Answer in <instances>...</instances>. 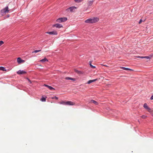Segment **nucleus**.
<instances>
[{
	"instance_id": "nucleus-13",
	"label": "nucleus",
	"mask_w": 153,
	"mask_h": 153,
	"mask_svg": "<svg viewBox=\"0 0 153 153\" xmlns=\"http://www.w3.org/2000/svg\"><path fill=\"white\" fill-rule=\"evenodd\" d=\"M65 79L66 80H73L74 81H75L76 80V79L75 78H72L71 77H67L65 78Z\"/></svg>"
},
{
	"instance_id": "nucleus-26",
	"label": "nucleus",
	"mask_w": 153,
	"mask_h": 153,
	"mask_svg": "<svg viewBox=\"0 0 153 153\" xmlns=\"http://www.w3.org/2000/svg\"><path fill=\"white\" fill-rule=\"evenodd\" d=\"M4 43V42L2 41H0V46L2 45Z\"/></svg>"
},
{
	"instance_id": "nucleus-3",
	"label": "nucleus",
	"mask_w": 153,
	"mask_h": 153,
	"mask_svg": "<svg viewBox=\"0 0 153 153\" xmlns=\"http://www.w3.org/2000/svg\"><path fill=\"white\" fill-rule=\"evenodd\" d=\"M67 19V18L66 17L61 18L57 19L56 21L57 22H65Z\"/></svg>"
},
{
	"instance_id": "nucleus-20",
	"label": "nucleus",
	"mask_w": 153,
	"mask_h": 153,
	"mask_svg": "<svg viewBox=\"0 0 153 153\" xmlns=\"http://www.w3.org/2000/svg\"><path fill=\"white\" fill-rule=\"evenodd\" d=\"M75 71L78 74H81V71H79L76 69L75 70Z\"/></svg>"
},
{
	"instance_id": "nucleus-15",
	"label": "nucleus",
	"mask_w": 153,
	"mask_h": 153,
	"mask_svg": "<svg viewBox=\"0 0 153 153\" xmlns=\"http://www.w3.org/2000/svg\"><path fill=\"white\" fill-rule=\"evenodd\" d=\"M90 102L91 103H93L96 105H97L98 104V102L97 101L93 100H91Z\"/></svg>"
},
{
	"instance_id": "nucleus-4",
	"label": "nucleus",
	"mask_w": 153,
	"mask_h": 153,
	"mask_svg": "<svg viewBox=\"0 0 153 153\" xmlns=\"http://www.w3.org/2000/svg\"><path fill=\"white\" fill-rule=\"evenodd\" d=\"M76 9V7H71L67 9L66 11L68 12H73L74 10Z\"/></svg>"
},
{
	"instance_id": "nucleus-25",
	"label": "nucleus",
	"mask_w": 153,
	"mask_h": 153,
	"mask_svg": "<svg viewBox=\"0 0 153 153\" xmlns=\"http://www.w3.org/2000/svg\"><path fill=\"white\" fill-rule=\"evenodd\" d=\"M146 117H147L144 115H143L141 116V117L143 119H145Z\"/></svg>"
},
{
	"instance_id": "nucleus-9",
	"label": "nucleus",
	"mask_w": 153,
	"mask_h": 153,
	"mask_svg": "<svg viewBox=\"0 0 153 153\" xmlns=\"http://www.w3.org/2000/svg\"><path fill=\"white\" fill-rule=\"evenodd\" d=\"M46 33L50 35H57V33L56 31H53L52 32H48Z\"/></svg>"
},
{
	"instance_id": "nucleus-8",
	"label": "nucleus",
	"mask_w": 153,
	"mask_h": 153,
	"mask_svg": "<svg viewBox=\"0 0 153 153\" xmlns=\"http://www.w3.org/2000/svg\"><path fill=\"white\" fill-rule=\"evenodd\" d=\"M17 74H25L26 73V72L24 71H21V70H19L17 72Z\"/></svg>"
},
{
	"instance_id": "nucleus-1",
	"label": "nucleus",
	"mask_w": 153,
	"mask_h": 153,
	"mask_svg": "<svg viewBox=\"0 0 153 153\" xmlns=\"http://www.w3.org/2000/svg\"><path fill=\"white\" fill-rule=\"evenodd\" d=\"M99 20V18L97 17L92 19L90 18L86 20L85 22L88 23H93L97 22Z\"/></svg>"
},
{
	"instance_id": "nucleus-12",
	"label": "nucleus",
	"mask_w": 153,
	"mask_h": 153,
	"mask_svg": "<svg viewBox=\"0 0 153 153\" xmlns=\"http://www.w3.org/2000/svg\"><path fill=\"white\" fill-rule=\"evenodd\" d=\"M97 80V79H94V80H91L88 81V82L87 83L88 84H89L92 82H94Z\"/></svg>"
},
{
	"instance_id": "nucleus-7",
	"label": "nucleus",
	"mask_w": 153,
	"mask_h": 153,
	"mask_svg": "<svg viewBox=\"0 0 153 153\" xmlns=\"http://www.w3.org/2000/svg\"><path fill=\"white\" fill-rule=\"evenodd\" d=\"M75 104V103L71 101H68L66 102V105H73Z\"/></svg>"
},
{
	"instance_id": "nucleus-24",
	"label": "nucleus",
	"mask_w": 153,
	"mask_h": 153,
	"mask_svg": "<svg viewBox=\"0 0 153 153\" xmlns=\"http://www.w3.org/2000/svg\"><path fill=\"white\" fill-rule=\"evenodd\" d=\"M90 67L92 68H95V67L94 66H93L91 64V63H90Z\"/></svg>"
},
{
	"instance_id": "nucleus-2",
	"label": "nucleus",
	"mask_w": 153,
	"mask_h": 153,
	"mask_svg": "<svg viewBox=\"0 0 153 153\" xmlns=\"http://www.w3.org/2000/svg\"><path fill=\"white\" fill-rule=\"evenodd\" d=\"M144 108L146 109L150 113V114H152L153 113V111L147 105L146 103L144 104L143 105Z\"/></svg>"
},
{
	"instance_id": "nucleus-23",
	"label": "nucleus",
	"mask_w": 153,
	"mask_h": 153,
	"mask_svg": "<svg viewBox=\"0 0 153 153\" xmlns=\"http://www.w3.org/2000/svg\"><path fill=\"white\" fill-rule=\"evenodd\" d=\"M83 0H74L75 2H79L82 1Z\"/></svg>"
},
{
	"instance_id": "nucleus-22",
	"label": "nucleus",
	"mask_w": 153,
	"mask_h": 153,
	"mask_svg": "<svg viewBox=\"0 0 153 153\" xmlns=\"http://www.w3.org/2000/svg\"><path fill=\"white\" fill-rule=\"evenodd\" d=\"M40 51H41V50H35V51H33V52L32 53H36L37 52H38Z\"/></svg>"
},
{
	"instance_id": "nucleus-32",
	"label": "nucleus",
	"mask_w": 153,
	"mask_h": 153,
	"mask_svg": "<svg viewBox=\"0 0 153 153\" xmlns=\"http://www.w3.org/2000/svg\"><path fill=\"white\" fill-rule=\"evenodd\" d=\"M152 114V116H153V113H152V114Z\"/></svg>"
},
{
	"instance_id": "nucleus-6",
	"label": "nucleus",
	"mask_w": 153,
	"mask_h": 153,
	"mask_svg": "<svg viewBox=\"0 0 153 153\" xmlns=\"http://www.w3.org/2000/svg\"><path fill=\"white\" fill-rule=\"evenodd\" d=\"M17 62L19 64H20L24 63L25 62V61L22 60L21 58L19 57L17 59Z\"/></svg>"
},
{
	"instance_id": "nucleus-10",
	"label": "nucleus",
	"mask_w": 153,
	"mask_h": 153,
	"mask_svg": "<svg viewBox=\"0 0 153 153\" xmlns=\"http://www.w3.org/2000/svg\"><path fill=\"white\" fill-rule=\"evenodd\" d=\"M53 27H56L58 28H60L62 27V25L59 24H56L53 25Z\"/></svg>"
},
{
	"instance_id": "nucleus-16",
	"label": "nucleus",
	"mask_w": 153,
	"mask_h": 153,
	"mask_svg": "<svg viewBox=\"0 0 153 153\" xmlns=\"http://www.w3.org/2000/svg\"><path fill=\"white\" fill-rule=\"evenodd\" d=\"M121 68L123 69V70H128H128H129V71L132 70H131V69H129V68H128L123 67H121Z\"/></svg>"
},
{
	"instance_id": "nucleus-5",
	"label": "nucleus",
	"mask_w": 153,
	"mask_h": 153,
	"mask_svg": "<svg viewBox=\"0 0 153 153\" xmlns=\"http://www.w3.org/2000/svg\"><path fill=\"white\" fill-rule=\"evenodd\" d=\"M9 10L8 7H7L1 10V13H6L9 12Z\"/></svg>"
},
{
	"instance_id": "nucleus-31",
	"label": "nucleus",
	"mask_w": 153,
	"mask_h": 153,
	"mask_svg": "<svg viewBox=\"0 0 153 153\" xmlns=\"http://www.w3.org/2000/svg\"><path fill=\"white\" fill-rule=\"evenodd\" d=\"M92 4V2H90V5H91Z\"/></svg>"
},
{
	"instance_id": "nucleus-34",
	"label": "nucleus",
	"mask_w": 153,
	"mask_h": 153,
	"mask_svg": "<svg viewBox=\"0 0 153 153\" xmlns=\"http://www.w3.org/2000/svg\"><path fill=\"white\" fill-rule=\"evenodd\" d=\"M52 99H54V98H53V97L52 98Z\"/></svg>"
},
{
	"instance_id": "nucleus-30",
	"label": "nucleus",
	"mask_w": 153,
	"mask_h": 153,
	"mask_svg": "<svg viewBox=\"0 0 153 153\" xmlns=\"http://www.w3.org/2000/svg\"><path fill=\"white\" fill-rule=\"evenodd\" d=\"M54 98L56 100L58 99V98L56 97H55Z\"/></svg>"
},
{
	"instance_id": "nucleus-28",
	"label": "nucleus",
	"mask_w": 153,
	"mask_h": 153,
	"mask_svg": "<svg viewBox=\"0 0 153 153\" xmlns=\"http://www.w3.org/2000/svg\"><path fill=\"white\" fill-rule=\"evenodd\" d=\"M27 79L28 80V81L30 82V83H31V81L28 78H27Z\"/></svg>"
},
{
	"instance_id": "nucleus-27",
	"label": "nucleus",
	"mask_w": 153,
	"mask_h": 153,
	"mask_svg": "<svg viewBox=\"0 0 153 153\" xmlns=\"http://www.w3.org/2000/svg\"><path fill=\"white\" fill-rule=\"evenodd\" d=\"M142 22V20L141 19L140 20V21H139V24H140Z\"/></svg>"
},
{
	"instance_id": "nucleus-19",
	"label": "nucleus",
	"mask_w": 153,
	"mask_h": 153,
	"mask_svg": "<svg viewBox=\"0 0 153 153\" xmlns=\"http://www.w3.org/2000/svg\"><path fill=\"white\" fill-rule=\"evenodd\" d=\"M60 104L66 105V102L62 101L60 103Z\"/></svg>"
},
{
	"instance_id": "nucleus-33",
	"label": "nucleus",
	"mask_w": 153,
	"mask_h": 153,
	"mask_svg": "<svg viewBox=\"0 0 153 153\" xmlns=\"http://www.w3.org/2000/svg\"><path fill=\"white\" fill-rule=\"evenodd\" d=\"M7 16H8V17H9V15H8Z\"/></svg>"
},
{
	"instance_id": "nucleus-29",
	"label": "nucleus",
	"mask_w": 153,
	"mask_h": 153,
	"mask_svg": "<svg viewBox=\"0 0 153 153\" xmlns=\"http://www.w3.org/2000/svg\"><path fill=\"white\" fill-rule=\"evenodd\" d=\"M150 99L151 100H153V95L152 96V97H151Z\"/></svg>"
},
{
	"instance_id": "nucleus-21",
	"label": "nucleus",
	"mask_w": 153,
	"mask_h": 153,
	"mask_svg": "<svg viewBox=\"0 0 153 153\" xmlns=\"http://www.w3.org/2000/svg\"><path fill=\"white\" fill-rule=\"evenodd\" d=\"M41 100L42 102H45L46 101V99L44 97H42L41 99Z\"/></svg>"
},
{
	"instance_id": "nucleus-14",
	"label": "nucleus",
	"mask_w": 153,
	"mask_h": 153,
	"mask_svg": "<svg viewBox=\"0 0 153 153\" xmlns=\"http://www.w3.org/2000/svg\"><path fill=\"white\" fill-rule=\"evenodd\" d=\"M44 85L46 87H48L50 90L55 89L54 88H53L51 86H49L46 85Z\"/></svg>"
},
{
	"instance_id": "nucleus-18",
	"label": "nucleus",
	"mask_w": 153,
	"mask_h": 153,
	"mask_svg": "<svg viewBox=\"0 0 153 153\" xmlns=\"http://www.w3.org/2000/svg\"><path fill=\"white\" fill-rule=\"evenodd\" d=\"M0 70H2L3 71H6V70L5 69V68L2 67H0Z\"/></svg>"
},
{
	"instance_id": "nucleus-11",
	"label": "nucleus",
	"mask_w": 153,
	"mask_h": 153,
	"mask_svg": "<svg viewBox=\"0 0 153 153\" xmlns=\"http://www.w3.org/2000/svg\"><path fill=\"white\" fill-rule=\"evenodd\" d=\"M151 57H152L151 56V57H150L149 56H137V58H142V59H143V58H146L147 59H150V58H151Z\"/></svg>"
},
{
	"instance_id": "nucleus-17",
	"label": "nucleus",
	"mask_w": 153,
	"mask_h": 153,
	"mask_svg": "<svg viewBox=\"0 0 153 153\" xmlns=\"http://www.w3.org/2000/svg\"><path fill=\"white\" fill-rule=\"evenodd\" d=\"M48 61V60L46 58H45L44 59L40 60V61L41 62H45L46 61Z\"/></svg>"
}]
</instances>
